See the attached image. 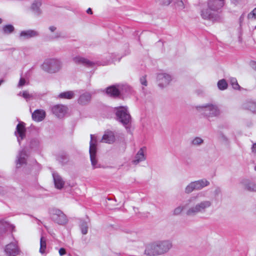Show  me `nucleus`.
<instances>
[{"label":"nucleus","instance_id":"f257e3e1","mask_svg":"<svg viewBox=\"0 0 256 256\" xmlns=\"http://www.w3.org/2000/svg\"><path fill=\"white\" fill-rule=\"evenodd\" d=\"M172 248V244L168 241L149 243L146 246L144 254L148 256H156L168 252Z\"/></svg>","mask_w":256,"mask_h":256},{"label":"nucleus","instance_id":"f03ea898","mask_svg":"<svg viewBox=\"0 0 256 256\" xmlns=\"http://www.w3.org/2000/svg\"><path fill=\"white\" fill-rule=\"evenodd\" d=\"M116 114L118 120L124 125L128 124L131 122V116L128 112V108L126 106L117 108Z\"/></svg>","mask_w":256,"mask_h":256},{"label":"nucleus","instance_id":"7ed1b4c3","mask_svg":"<svg viewBox=\"0 0 256 256\" xmlns=\"http://www.w3.org/2000/svg\"><path fill=\"white\" fill-rule=\"evenodd\" d=\"M97 136L96 134H90V142L89 154L90 162L93 166H96L97 164L96 154L97 152L96 147Z\"/></svg>","mask_w":256,"mask_h":256},{"label":"nucleus","instance_id":"20e7f679","mask_svg":"<svg viewBox=\"0 0 256 256\" xmlns=\"http://www.w3.org/2000/svg\"><path fill=\"white\" fill-rule=\"evenodd\" d=\"M211 202L208 200H205L196 204L195 206L189 208L186 210V214L189 216L194 215L198 212H202L204 210L209 208Z\"/></svg>","mask_w":256,"mask_h":256},{"label":"nucleus","instance_id":"39448f33","mask_svg":"<svg viewBox=\"0 0 256 256\" xmlns=\"http://www.w3.org/2000/svg\"><path fill=\"white\" fill-rule=\"evenodd\" d=\"M51 218L54 222L59 224L64 225L68 222V219L66 215L58 210L52 211Z\"/></svg>","mask_w":256,"mask_h":256},{"label":"nucleus","instance_id":"423d86ee","mask_svg":"<svg viewBox=\"0 0 256 256\" xmlns=\"http://www.w3.org/2000/svg\"><path fill=\"white\" fill-rule=\"evenodd\" d=\"M52 112L58 118H62L66 114L68 108L64 106L57 104L52 107Z\"/></svg>","mask_w":256,"mask_h":256},{"label":"nucleus","instance_id":"0eeeda50","mask_svg":"<svg viewBox=\"0 0 256 256\" xmlns=\"http://www.w3.org/2000/svg\"><path fill=\"white\" fill-rule=\"evenodd\" d=\"M146 148L142 147L140 148L136 152L132 162L134 164L136 165L140 162L146 160Z\"/></svg>","mask_w":256,"mask_h":256},{"label":"nucleus","instance_id":"6e6552de","mask_svg":"<svg viewBox=\"0 0 256 256\" xmlns=\"http://www.w3.org/2000/svg\"><path fill=\"white\" fill-rule=\"evenodd\" d=\"M54 187L56 189L61 190L64 188L65 182L62 177L57 173L52 174Z\"/></svg>","mask_w":256,"mask_h":256},{"label":"nucleus","instance_id":"1a4fd4ad","mask_svg":"<svg viewBox=\"0 0 256 256\" xmlns=\"http://www.w3.org/2000/svg\"><path fill=\"white\" fill-rule=\"evenodd\" d=\"M46 116V112L42 110H37L32 114V118L36 122H40L43 120Z\"/></svg>","mask_w":256,"mask_h":256},{"label":"nucleus","instance_id":"9d476101","mask_svg":"<svg viewBox=\"0 0 256 256\" xmlns=\"http://www.w3.org/2000/svg\"><path fill=\"white\" fill-rule=\"evenodd\" d=\"M6 252L10 256H16L19 253L18 246L15 244H8L6 248Z\"/></svg>","mask_w":256,"mask_h":256},{"label":"nucleus","instance_id":"9b49d317","mask_svg":"<svg viewBox=\"0 0 256 256\" xmlns=\"http://www.w3.org/2000/svg\"><path fill=\"white\" fill-rule=\"evenodd\" d=\"M115 141V138L112 132H106L102 136L101 142L108 144H112Z\"/></svg>","mask_w":256,"mask_h":256},{"label":"nucleus","instance_id":"f8f14e48","mask_svg":"<svg viewBox=\"0 0 256 256\" xmlns=\"http://www.w3.org/2000/svg\"><path fill=\"white\" fill-rule=\"evenodd\" d=\"M38 33L32 30H24L20 33V36L22 39H28L36 36Z\"/></svg>","mask_w":256,"mask_h":256},{"label":"nucleus","instance_id":"ddd939ff","mask_svg":"<svg viewBox=\"0 0 256 256\" xmlns=\"http://www.w3.org/2000/svg\"><path fill=\"white\" fill-rule=\"evenodd\" d=\"M48 63L50 64V68L54 72L58 70L62 66V62L58 60H50Z\"/></svg>","mask_w":256,"mask_h":256},{"label":"nucleus","instance_id":"4468645a","mask_svg":"<svg viewBox=\"0 0 256 256\" xmlns=\"http://www.w3.org/2000/svg\"><path fill=\"white\" fill-rule=\"evenodd\" d=\"M106 93L110 96H118L120 95V91L118 88L114 86H111L106 89Z\"/></svg>","mask_w":256,"mask_h":256},{"label":"nucleus","instance_id":"2eb2a0df","mask_svg":"<svg viewBox=\"0 0 256 256\" xmlns=\"http://www.w3.org/2000/svg\"><path fill=\"white\" fill-rule=\"evenodd\" d=\"M203 108H205L206 110H212L213 114H216L218 112V108L216 106L212 104H204L196 106V109L198 111H202Z\"/></svg>","mask_w":256,"mask_h":256},{"label":"nucleus","instance_id":"dca6fc26","mask_svg":"<svg viewBox=\"0 0 256 256\" xmlns=\"http://www.w3.org/2000/svg\"><path fill=\"white\" fill-rule=\"evenodd\" d=\"M16 130L19 136H20L21 138H23L24 136L25 128L24 126L22 123H20L18 124L16 128Z\"/></svg>","mask_w":256,"mask_h":256},{"label":"nucleus","instance_id":"f3484780","mask_svg":"<svg viewBox=\"0 0 256 256\" xmlns=\"http://www.w3.org/2000/svg\"><path fill=\"white\" fill-rule=\"evenodd\" d=\"M194 182L197 189L202 188L204 186H207L209 184L208 182L206 180H202Z\"/></svg>","mask_w":256,"mask_h":256},{"label":"nucleus","instance_id":"a211bd4d","mask_svg":"<svg viewBox=\"0 0 256 256\" xmlns=\"http://www.w3.org/2000/svg\"><path fill=\"white\" fill-rule=\"evenodd\" d=\"M26 164V156L24 154H21L16 162L17 167H20Z\"/></svg>","mask_w":256,"mask_h":256},{"label":"nucleus","instance_id":"6ab92c4d","mask_svg":"<svg viewBox=\"0 0 256 256\" xmlns=\"http://www.w3.org/2000/svg\"><path fill=\"white\" fill-rule=\"evenodd\" d=\"M158 78L162 81V84H166L171 80V78L168 74H162L159 76Z\"/></svg>","mask_w":256,"mask_h":256},{"label":"nucleus","instance_id":"aec40b11","mask_svg":"<svg viewBox=\"0 0 256 256\" xmlns=\"http://www.w3.org/2000/svg\"><path fill=\"white\" fill-rule=\"evenodd\" d=\"M204 142L203 139L200 137H195L192 140V144L194 146H199Z\"/></svg>","mask_w":256,"mask_h":256},{"label":"nucleus","instance_id":"412c9836","mask_svg":"<svg viewBox=\"0 0 256 256\" xmlns=\"http://www.w3.org/2000/svg\"><path fill=\"white\" fill-rule=\"evenodd\" d=\"M218 86L220 90H224L228 87V84L224 79L220 80L218 82Z\"/></svg>","mask_w":256,"mask_h":256},{"label":"nucleus","instance_id":"4be33fe9","mask_svg":"<svg viewBox=\"0 0 256 256\" xmlns=\"http://www.w3.org/2000/svg\"><path fill=\"white\" fill-rule=\"evenodd\" d=\"M91 97L89 94H84L80 98V102L81 104H86L90 100Z\"/></svg>","mask_w":256,"mask_h":256},{"label":"nucleus","instance_id":"5701e85b","mask_svg":"<svg viewBox=\"0 0 256 256\" xmlns=\"http://www.w3.org/2000/svg\"><path fill=\"white\" fill-rule=\"evenodd\" d=\"M60 96L62 98L70 99L73 98L74 93L70 91L66 92L61 93L60 95Z\"/></svg>","mask_w":256,"mask_h":256},{"label":"nucleus","instance_id":"b1692460","mask_svg":"<svg viewBox=\"0 0 256 256\" xmlns=\"http://www.w3.org/2000/svg\"><path fill=\"white\" fill-rule=\"evenodd\" d=\"M200 14L204 18H208L210 15V10L208 8H203L201 10Z\"/></svg>","mask_w":256,"mask_h":256},{"label":"nucleus","instance_id":"393cba45","mask_svg":"<svg viewBox=\"0 0 256 256\" xmlns=\"http://www.w3.org/2000/svg\"><path fill=\"white\" fill-rule=\"evenodd\" d=\"M248 20L252 21H256V8L248 14Z\"/></svg>","mask_w":256,"mask_h":256},{"label":"nucleus","instance_id":"a878e982","mask_svg":"<svg viewBox=\"0 0 256 256\" xmlns=\"http://www.w3.org/2000/svg\"><path fill=\"white\" fill-rule=\"evenodd\" d=\"M195 189H197V188H196L194 182H192L190 183L186 188V192L188 193H190Z\"/></svg>","mask_w":256,"mask_h":256},{"label":"nucleus","instance_id":"bb28decb","mask_svg":"<svg viewBox=\"0 0 256 256\" xmlns=\"http://www.w3.org/2000/svg\"><path fill=\"white\" fill-rule=\"evenodd\" d=\"M46 242L42 238L40 240V252L43 254L46 250Z\"/></svg>","mask_w":256,"mask_h":256},{"label":"nucleus","instance_id":"cd10ccee","mask_svg":"<svg viewBox=\"0 0 256 256\" xmlns=\"http://www.w3.org/2000/svg\"><path fill=\"white\" fill-rule=\"evenodd\" d=\"M14 28L11 25H7L4 27V31L6 34H10L13 32Z\"/></svg>","mask_w":256,"mask_h":256},{"label":"nucleus","instance_id":"c85d7f7f","mask_svg":"<svg viewBox=\"0 0 256 256\" xmlns=\"http://www.w3.org/2000/svg\"><path fill=\"white\" fill-rule=\"evenodd\" d=\"M230 83L234 88L236 90L239 88V86L235 78H230Z\"/></svg>","mask_w":256,"mask_h":256},{"label":"nucleus","instance_id":"c756f323","mask_svg":"<svg viewBox=\"0 0 256 256\" xmlns=\"http://www.w3.org/2000/svg\"><path fill=\"white\" fill-rule=\"evenodd\" d=\"M184 206H178L174 210V212L176 214H182L184 210Z\"/></svg>","mask_w":256,"mask_h":256},{"label":"nucleus","instance_id":"7c9ffc66","mask_svg":"<svg viewBox=\"0 0 256 256\" xmlns=\"http://www.w3.org/2000/svg\"><path fill=\"white\" fill-rule=\"evenodd\" d=\"M214 4L219 8L222 7L224 4V0H212Z\"/></svg>","mask_w":256,"mask_h":256},{"label":"nucleus","instance_id":"2f4dec72","mask_svg":"<svg viewBox=\"0 0 256 256\" xmlns=\"http://www.w3.org/2000/svg\"><path fill=\"white\" fill-rule=\"evenodd\" d=\"M140 84L144 86H146L148 85V82L146 76H142L140 79Z\"/></svg>","mask_w":256,"mask_h":256},{"label":"nucleus","instance_id":"473e14b6","mask_svg":"<svg viewBox=\"0 0 256 256\" xmlns=\"http://www.w3.org/2000/svg\"><path fill=\"white\" fill-rule=\"evenodd\" d=\"M178 6H180V8H184V2H182V1L179 2L178 3Z\"/></svg>","mask_w":256,"mask_h":256},{"label":"nucleus","instance_id":"72a5a7b5","mask_svg":"<svg viewBox=\"0 0 256 256\" xmlns=\"http://www.w3.org/2000/svg\"><path fill=\"white\" fill-rule=\"evenodd\" d=\"M26 82V80L22 78L20 79V82H19V85L20 86H23Z\"/></svg>","mask_w":256,"mask_h":256},{"label":"nucleus","instance_id":"f704fd0d","mask_svg":"<svg viewBox=\"0 0 256 256\" xmlns=\"http://www.w3.org/2000/svg\"><path fill=\"white\" fill-rule=\"evenodd\" d=\"M22 96H23L24 97L26 98H27L30 97V94L27 92H24L23 93H22Z\"/></svg>","mask_w":256,"mask_h":256},{"label":"nucleus","instance_id":"c9c22d12","mask_svg":"<svg viewBox=\"0 0 256 256\" xmlns=\"http://www.w3.org/2000/svg\"><path fill=\"white\" fill-rule=\"evenodd\" d=\"M164 4H168L170 2V0H160Z\"/></svg>","mask_w":256,"mask_h":256},{"label":"nucleus","instance_id":"e433bc0d","mask_svg":"<svg viewBox=\"0 0 256 256\" xmlns=\"http://www.w3.org/2000/svg\"><path fill=\"white\" fill-rule=\"evenodd\" d=\"M65 252H66L64 248H60L59 250V253H60V255H61V256L64 254H65Z\"/></svg>","mask_w":256,"mask_h":256},{"label":"nucleus","instance_id":"4c0bfd02","mask_svg":"<svg viewBox=\"0 0 256 256\" xmlns=\"http://www.w3.org/2000/svg\"><path fill=\"white\" fill-rule=\"evenodd\" d=\"M252 151L254 152H256V144H254L252 148Z\"/></svg>","mask_w":256,"mask_h":256},{"label":"nucleus","instance_id":"58836bf2","mask_svg":"<svg viewBox=\"0 0 256 256\" xmlns=\"http://www.w3.org/2000/svg\"><path fill=\"white\" fill-rule=\"evenodd\" d=\"M82 232L84 234H86L87 232V226H85L82 228Z\"/></svg>","mask_w":256,"mask_h":256},{"label":"nucleus","instance_id":"ea45409f","mask_svg":"<svg viewBox=\"0 0 256 256\" xmlns=\"http://www.w3.org/2000/svg\"><path fill=\"white\" fill-rule=\"evenodd\" d=\"M86 12L88 14H92V10L91 8H89L87 10Z\"/></svg>","mask_w":256,"mask_h":256},{"label":"nucleus","instance_id":"a19ab883","mask_svg":"<svg viewBox=\"0 0 256 256\" xmlns=\"http://www.w3.org/2000/svg\"><path fill=\"white\" fill-rule=\"evenodd\" d=\"M2 22V20L0 18V24Z\"/></svg>","mask_w":256,"mask_h":256},{"label":"nucleus","instance_id":"79ce46f5","mask_svg":"<svg viewBox=\"0 0 256 256\" xmlns=\"http://www.w3.org/2000/svg\"><path fill=\"white\" fill-rule=\"evenodd\" d=\"M254 170H255L256 171V166H255V168H254Z\"/></svg>","mask_w":256,"mask_h":256},{"label":"nucleus","instance_id":"37998d69","mask_svg":"<svg viewBox=\"0 0 256 256\" xmlns=\"http://www.w3.org/2000/svg\"><path fill=\"white\" fill-rule=\"evenodd\" d=\"M255 28H256V26H255Z\"/></svg>","mask_w":256,"mask_h":256}]
</instances>
